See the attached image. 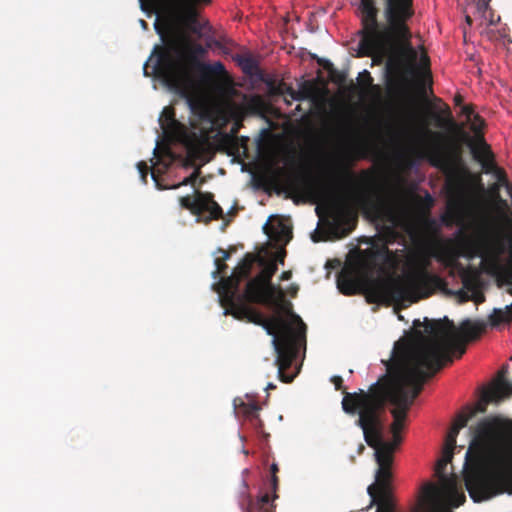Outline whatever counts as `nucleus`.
Wrapping results in <instances>:
<instances>
[{
	"mask_svg": "<svg viewBox=\"0 0 512 512\" xmlns=\"http://www.w3.org/2000/svg\"><path fill=\"white\" fill-rule=\"evenodd\" d=\"M446 327L440 321L425 319L424 332L416 331L413 337H403L395 342L389 360H383L386 374L372 384L367 391L344 392L343 411L357 415L355 424L363 431L368 446L376 444L380 429H384L382 416L387 402L393 420L404 422L414 400L423 390L427 379L433 377L445 365L466 352V345L477 340L486 329L482 321L466 319L457 328L445 318Z\"/></svg>",
	"mask_w": 512,
	"mask_h": 512,
	"instance_id": "f257e3e1",
	"label": "nucleus"
},
{
	"mask_svg": "<svg viewBox=\"0 0 512 512\" xmlns=\"http://www.w3.org/2000/svg\"><path fill=\"white\" fill-rule=\"evenodd\" d=\"M164 47H155L158 60L154 66L155 75L180 97L184 98L194 114L205 110L201 83L213 92L221 93L232 85L222 62L212 64L197 59L206 53V49L197 43H191L183 31H177L172 21H168L170 37H165L158 21L154 24Z\"/></svg>",
	"mask_w": 512,
	"mask_h": 512,
	"instance_id": "f03ea898",
	"label": "nucleus"
},
{
	"mask_svg": "<svg viewBox=\"0 0 512 512\" xmlns=\"http://www.w3.org/2000/svg\"><path fill=\"white\" fill-rule=\"evenodd\" d=\"M456 254L450 242L431 240L428 245L413 253L409 259V271L404 279L369 277L359 262L349 263L337 275V287L347 296L363 288L368 303L380 304L388 301L417 302L429 297L440 284V278L431 273L432 258L440 261L455 260Z\"/></svg>",
	"mask_w": 512,
	"mask_h": 512,
	"instance_id": "7ed1b4c3",
	"label": "nucleus"
},
{
	"mask_svg": "<svg viewBox=\"0 0 512 512\" xmlns=\"http://www.w3.org/2000/svg\"><path fill=\"white\" fill-rule=\"evenodd\" d=\"M469 431L471 440L465 456L464 481L470 497L475 502H480L509 491L512 488V478L505 477L502 465L512 455V449L498 459L491 472L483 467V458L489 447L512 434V420L487 417L475 427H470Z\"/></svg>",
	"mask_w": 512,
	"mask_h": 512,
	"instance_id": "20e7f679",
	"label": "nucleus"
},
{
	"mask_svg": "<svg viewBox=\"0 0 512 512\" xmlns=\"http://www.w3.org/2000/svg\"><path fill=\"white\" fill-rule=\"evenodd\" d=\"M225 315H232L238 320H247L263 327L272 336V345L277 354L275 366L278 368L279 379L284 383L293 381L295 375L286 374L298 354L301 342L306 341V325L302 319L290 312H279L271 317H265L260 311L240 301L222 304Z\"/></svg>",
	"mask_w": 512,
	"mask_h": 512,
	"instance_id": "39448f33",
	"label": "nucleus"
},
{
	"mask_svg": "<svg viewBox=\"0 0 512 512\" xmlns=\"http://www.w3.org/2000/svg\"><path fill=\"white\" fill-rule=\"evenodd\" d=\"M360 178L364 189L356 201L364 211L379 217L385 211L402 207L405 191L400 180L384 185L373 170H362Z\"/></svg>",
	"mask_w": 512,
	"mask_h": 512,
	"instance_id": "423d86ee",
	"label": "nucleus"
},
{
	"mask_svg": "<svg viewBox=\"0 0 512 512\" xmlns=\"http://www.w3.org/2000/svg\"><path fill=\"white\" fill-rule=\"evenodd\" d=\"M455 447L456 444L449 445V442L445 440L442 457L438 460L435 468V473L440 480L441 486L427 483L422 488L420 504H424L425 508L430 512L443 504L457 508L466 500L464 492L458 485L457 476L453 474L447 477L445 474L447 464L452 461Z\"/></svg>",
	"mask_w": 512,
	"mask_h": 512,
	"instance_id": "0eeeda50",
	"label": "nucleus"
},
{
	"mask_svg": "<svg viewBox=\"0 0 512 512\" xmlns=\"http://www.w3.org/2000/svg\"><path fill=\"white\" fill-rule=\"evenodd\" d=\"M361 30L358 51L360 56L386 57L396 52L388 26L378 22V8L376 5H359Z\"/></svg>",
	"mask_w": 512,
	"mask_h": 512,
	"instance_id": "6e6552de",
	"label": "nucleus"
},
{
	"mask_svg": "<svg viewBox=\"0 0 512 512\" xmlns=\"http://www.w3.org/2000/svg\"><path fill=\"white\" fill-rule=\"evenodd\" d=\"M413 15V0H385L384 16L395 49L415 61L417 52L410 43L411 32L407 25Z\"/></svg>",
	"mask_w": 512,
	"mask_h": 512,
	"instance_id": "1a4fd4ad",
	"label": "nucleus"
},
{
	"mask_svg": "<svg viewBox=\"0 0 512 512\" xmlns=\"http://www.w3.org/2000/svg\"><path fill=\"white\" fill-rule=\"evenodd\" d=\"M159 124L167 138L185 146L190 157L199 159L208 151L209 132L204 128L189 129L175 118L173 108L163 109Z\"/></svg>",
	"mask_w": 512,
	"mask_h": 512,
	"instance_id": "9d476101",
	"label": "nucleus"
},
{
	"mask_svg": "<svg viewBox=\"0 0 512 512\" xmlns=\"http://www.w3.org/2000/svg\"><path fill=\"white\" fill-rule=\"evenodd\" d=\"M245 301L248 305L251 303L263 304L274 308L279 312H290L291 303L286 301L284 293L280 288L274 285H266L260 278L250 279L242 294L237 292L235 303Z\"/></svg>",
	"mask_w": 512,
	"mask_h": 512,
	"instance_id": "9b49d317",
	"label": "nucleus"
},
{
	"mask_svg": "<svg viewBox=\"0 0 512 512\" xmlns=\"http://www.w3.org/2000/svg\"><path fill=\"white\" fill-rule=\"evenodd\" d=\"M376 462L378 469L375 475V483L367 488V493L371 500L364 510H369L371 507L376 506V512H398L390 489L393 462L381 459H376Z\"/></svg>",
	"mask_w": 512,
	"mask_h": 512,
	"instance_id": "f8f14e48",
	"label": "nucleus"
},
{
	"mask_svg": "<svg viewBox=\"0 0 512 512\" xmlns=\"http://www.w3.org/2000/svg\"><path fill=\"white\" fill-rule=\"evenodd\" d=\"M170 9L168 15L164 20V27H160L164 31L165 37H170L171 33L168 29V21H172L174 28L177 31H182L179 26L185 28L187 31L200 34L202 26L198 21V11L192 0H169Z\"/></svg>",
	"mask_w": 512,
	"mask_h": 512,
	"instance_id": "ddd939ff",
	"label": "nucleus"
},
{
	"mask_svg": "<svg viewBox=\"0 0 512 512\" xmlns=\"http://www.w3.org/2000/svg\"><path fill=\"white\" fill-rule=\"evenodd\" d=\"M279 487V478L277 475H271L270 490L272 496L265 492L253 499L249 492V486L245 480H242L241 490L239 491L238 504L242 512H275L274 500L278 498L277 490Z\"/></svg>",
	"mask_w": 512,
	"mask_h": 512,
	"instance_id": "4468645a",
	"label": "nucleus"
},
{
	"mask_svg": "<svg viewBox=\"0 0 512 512\" xmlns=\"http://www.w3.org/2000/svg\"><path fill=\"white\" fill-rule=\"evenodd\" d=\"M327 224L337 237L347 236L355 227L357 217L343 198L329 202Z\"/></svg>",
	"mask_w": 512,
	"mask_h": 512,
	"instance_id": "2eb2a0df",
	"label": "nucleus"
},
{
	"mask_svg": "<svg viewBox=\"0 0 512 512\" xmlns=\"http://www.w3.org/2000/svg\"><path fill=\"white\" fill-rule=\"evenodd\" d=\"M254 261L255 256L247 253L234 268L232 275L221 280L218 289L221 305L232 303V301L235 300L240 283L242 280L249 277Z\"/></svg>",
	"mask_w": 512,
	"mask_h": 512,
	"instance_id": "dca6fc26",
	"label": "nucleus"
},
{
	"mask_svg": "<svg viewBox=\"0 0 512 512\" xmlns=\"http://www.w3.org/2000/svg\"><path fill=\"white\" fill-rule=\"evenodd\" d=\"M254 261L255 256L247 253L234 268L232 275L221 280L218 289L221 305L232 303V301L235 300L240 283L242 280L249 277Z\"/></svg>",
	"mask_w": 512,
	"mask_h": 512,
	"instance_id": "f3484780",
	"label": "nucleus"
},
{
	"mask_svg": "<svg viewBox=\"0 0 512 512\" xmlns=\"http://www.w3.org/2000/svg\"><path fill=\"white\" fill-rule=\"evenodd\" d=\"M418 156L446 174H452L455 171L460 158L458 149H447L438 143L423 146L418 151Z\"/></svg>",
	"mask_w": 512,
	"mask_h": 512,
	"instance_id": "a211bd4d",
	"label": "nucleus"
},
{
	"mask_svg": "<svg viewBox=\"0 0 512 512\" xmlns=\"http://www.w3.org/2000/svg\"><path fill=\"white\" fill-rule=\"evenodd\" d=\"M444 112L446 113V118H443L439 114H434L437 126L448 127L455 136H457L462 141L468 142L469 146L482 144V139H484L483 129L485 123L480 115H474V117L468 121L470 123L471 131L475 134V142H472L469 134L465 132L463 125L457 124L453 120L449 106H445Z\"/></svg>",
	"mask_w": 512,
	"mask_h": 512,
	"instance_id": "6ab92c4d",
	"label": "nucleus"
},
{
	"mask_svg": "<svg viewBox=\"0 0 512 512\" xmlns=\"http://www.w3.org/2000/svg\"><path fill=\"white\" fill-rule=\"evenodd\" d=\"M182 208L189 210L193 215L209 214V219L218 220L223 217V210L214 200L213 194L208 192H196L195 196H182L179 198Z\"/></svg>",
	"mask_w": 512,
	"mask_h": 512,
	"instance_id": "aec40b11",
	"label": "nucleus"
},
{
	"mask_svg": "<svg viewBox=\"0 0 512 512\" xmlns=\"http://www.w3.org/2000/svg\"><path fill=\"white\" fill-rule=\"evenodd\" d=\"M263 101L260 96L254 95L249 98L245 96V103L240 105L236 103H230L228 105V111L231 117L236 122L232 125L230 132L223 135V138L228 143H237V134L242 126L241 121L247 112L256 113L262 108Z\"/></svg>",
	"mask_w": 512,
	"mask_h": 512,
	"instance_id": "412c9836",
	"label": "nucleus"
},
{
	"mask_svg": "<svg viewBox=\"0 0 512 512\" xmlns=\"http://www.w3.org/2000/svg\"><path fill=\"white\" fill-rule=\"evenodd\" d=\"M507 367H502L499 371L497 379L491 387L487 388L481 395L478 410L486 411V405L491 402H500L505 398L512 396V383L506 379Z\"/></svg>",
	"mask_w": 512,
	"mask_h": 512,
	"instance_id": "4be33fe9",
	"label": "nucleus"
},
{
	"mask_svg": "<svg viewBox=\"0 0 512 512\" xmlns=\"http://www.w3.org/2000/svg\"><path fill=\"white\" fill-rule=\"evenodd\" d=\"M470 149L473 158L480 163L484 173L491 174L495 172L498 168L495 163V156L485 139H482L481 145H471Z\"/></svg>",
	"mask_w": 512,
	"mask_h": 512,
	"instance_id": "5701e85b",
	"label": "nucleus"
},
{
	"mask_svg": "<svg viewBox=\"0 0 512 512\" xmlns=\"http://www.w3.org/2000/svg\"><path fill=\"white\" fill-rule=\"evenodd\" d=\"M376 440V444L370 446L375 449V458L393 462V454L399 446L395 445L392 441L383 440V429H380L379 438Z\"/></svg>",
	"mask_w": 512,
	"mask_h": 512,
	"instance_id": "b1692460",
	"label": "nucleus"
},
{
	"mask_svg": "<svg viewBox=\"0 0 512 512\" xmlns=\"http://www.w3.org/2000/svg\"><path fill=\"white\" fill-rule=\"evenodd\" d=\"M470 415L461 414L457 417L456 421L454 422L453 426L449 430L446 440L450 444H456V438L459 434V431L466 427L469 421Z\"/></svg>",
	"mask_w": 512,
	"mask_h": 512,
	"instance_id": "393cba45",
	"label": "nucleus"
},
{
	"mask_svg": "<svg viewBox=\"0 0 512 512\" xmlns=\"http://www.w3.org/2000/svg\"><path fill=\"white\" fill-rule=\"evenodd\" d=\"M512 321V310L509 309H494L489 315V323L492 327H496L501 323H508Z\"/></svg>",
	"mask_w": 512,
	"mask_h": 512,
	"instance_id": "a878e982",
	"label": "nucleus"
},
{
	"mask_svg": "<svg viewBox=\"0 0 512 512\" xmlns=\"http://www.w3.org/2000/svg\"><path fill=\"white\" fill-rule=\"evenodd\" d=\"M391 242V240H388L387 243L377 247L374 251L375 258L380 259L387 264H394L397 261V255L387 246V244Z\"/></svg>",
	"mask_w": 512,
	"mask_h": 512,
	"instance_id": "bb28decb",
	"label": "nucleus"
},
{
	"mask_svg": "<svg viewBox=\"0 0 512 512\" xmlns=\"http://www.w3.org/2000/svg\"><path fill=\"white\" fill-rule=\"evenodd\" d=\"M151 176L159 189H178L181 186L195 185V182L199 176V172L197 170L194 171L188 177L184 178L180 183L172 185L171 187H162L154 170L151 171Z\"/></svg>",
	"mask_w": 512,
	"mask_h": 512,
	"instance_id": "cd10ccee",
	"label": "nucleus"
},
{
	"mask_svg": "<svg viewBox=\"0 0 512 512\" xmlns=\"http://www.w3.org/2000/svg\"><path fill=\"white\" fill-rule=\"evenodd\" d=\"M240 408L242 409L243 414L250 419L251 421H257L261 423V420L259 418V410L260 407L255 402H242L240 405Z\"/></svg>",
	"mask_w": 512,
	"mask_h": 512,
	"instance_id": "c85d7f7f",
	"label": "nucleus"
},
{
	"mask_svg": "<svg viewBox=\"0 0 512 512\" xmlns=\"http://www.w3.org/2000/svg\"><path fill=\"white\" fill-rule=\"evenodd\" d=\"M462 283H463L462 289L467 290L470 293H472L473 295L480 298V295H482V294L478 290L476 279L474 276L468 274L467 272H464L462 275Z\"/></svg>",
	"mask_w": 512,
	"mask_h": 512,
	"instance_id": "c756f323",
	"label": "nucleus"
},
{
	"mask_svg": "<svg viewBox=\"0 0 512 512\" xmlns=\"http://www.w3.org/2000/svg\"><path fill=\"white\" fill-rule=\"evenodd\" d=\"M276 271L277 266L275 263H267L262 271L256 276V278H260L266 285H273L271 283V279Z\"/></svg>",
	"mask_w": 512,
	"mask_h": 512,
	"instance_id": "7c9ffc66",
	"label": "nucleus"
},
{
	"mask_svg": "<svg viewBox=\"0 0 512 512\" xmlns=\"http://www.w3.org/2000/svg\"><path fill=\"white\" fill-rule=\"evenodd\" d=\"M497 179V183L492 186V191L498 193L501 186H508L509 182L507 179L506 172L504 169L498 167L495 172L492 173Z\"/></svg>",
	"mask_w": 512,
	"mask_h": 512,
	"instance_id": "2f4dec72",
	"label": "nucleus"
},
{
	"mask_svg": "<svg viewBox=\"0 0 512 512\" xmlns=\"http://www.w3.org/2000/svg\"><path fill=\"white\" fill-rule=\"evenodd\" d=\"M311 190L319 197L325 198L333 192L334 187L331 184L317 183L311 186Z\"/></svg>",
	"mask_w": 512,
	"mask_h": 512,
	"instance_id": "473e14b6",
	"label": "nucleus"
},
{
	"mask_svg": "<svg viewBox=\"0 0 512 512\" xmlns=\"http://www.w3.org/2000/svg\"><path fill=\"white\" fill-rule=\"evenodd\" d=\"M456 295L459 299V302L461 303H464V302H467L469 300H474L476 303H481L482 301H484V296L483 295H480V298L473 295L472 293H470L469 291L467 290H464V289H460L456 292Z\"/></svg>",
	"mask_w": 512,
	"mask_h": 512,
	"instance_id": "72a5a7b5",
	"label": "nucleus"
},
{
	"mask_svg": "<svg viewBox=\"0 0 512 512\" xmlns=\"http://www.w3.org/2000/svg\"><path fill=\"white\" fill-rule=\"evenodd\" d=\"M448 214L453 220H459L461 218V204L456 201H450L448 203Z\"/></svg>",
	"mask_w": 512,
	"mask_h": 512,
	"instance_id": "f704fd0d",
	"label": "nucleus"
},
{
	"mask_svg": "<svg viewBox=\"0 0 512 512\" xmlns=\"http://www.w3.org/2000/svg\"><path fill=\"white\" fill-rule=\"evenodd\" d=\"M137 169L141 178V181L146 184L147 183V177L149 172V167L146 162L140 161L137 163Z\"/></svg>",
	"mask_w": 512,
	"mask_h": 512,
	"instance_id": "c9c22d12",
	"label": "nucleus"
},
{
	"mask_svg": "<svg viewBox=\"0 0 512 512\" xmlns=\"http://www.w3.org/2000/svg\"><path fill=\"white\" fill-rule=\"evenodd\" d=\"M215 266L216 270L213 272V277L217 278L219 275L224 274L228 266L225 264V261H222L219 257L215 258Z\"/></svg>",
	"mask_w": 512,
	"mask_h": 512,
	"instance_id": "e433bc0d",
	"label": "nucleus"
},
{
	"mask_svg": "<svg viewBox=\"0 0 512 512\" xmlns=\"http://www.w3.org/2000/svg\"><path fill=\"white\" fill-rule=\"evenodd\" d=\"M339 179L345 184L352 186L355 184V176L351 171H344L339 175Z\"/></svg>",
	"mask_w": 512,
	"mask_h": 512,
	"instance_id": "4c0bfd02",
	"label": "nucleus"
},
{
	"mask_svg": "<svg viewBox=\"0 0 512 512\" xmlns=\"http://www.w3.org/2000/svg\"><path fill=\"white\" fill-rule=\"evenodd\" d=\"M503 474L507 479L512 478V454L504 461L502 465Z\"/></svg>",
	"mask_w": 512,
	"mask_h": 512,
	"instance_id": "58836bf2",
	"label": "nucleus"
},
{
	"mask_svg": "<svg viewBox=\"0 0 512 512\" xmlns=\"http://www.w3.org/2000/svg\"><path fill=\"white\" fill-rule=\"evenodd\" d=\"M288 187H289V189L291 191L296 192V193L302 191V184H301L300 179L298 177H294V178L289 179Z\"/></svg>",
	"mask_w": 512,
	"mask_h": 512,
	"instance_id": "ea45409f",
	"label": "nucleus"
},
{
	"mask_svg": "<svg viewBox=\"0 0 512 512\" xmlns=\"http://www.w3.org/2000/svg\"><path fill=\"white\" fill-rule=\"evenodd\" d=\"M461 113L467 118V121H470L474 115H477L471 105H463Z\"/></svg>",
	"mask_w": 512,
	"mask_h": 512,
	"instance_id": "a19ab883",
	"label": "nucleus"
},
{
	"mask_svg": "<svg viewBox=\"0 0 512 512\" xmlns=\"http://www.w3.org/2000/svg\"><path fill=\"white\" fill-rule=\"evenodd\" d=\"M360 77H362V84L365 85V86H371L372 83H373V78L370 74L369 71L367 70H364L361 74H360Z\"/></svg>",
	"mask_w": 512,
	"mask_h": 512,
	"instance_id": "79ce46f5",
	"label": "nucleus"
},
{
	"mask_svg": "<svg viewBox=\"0 0 512 512\" xmlns=\"http://www.w3.org/2000/svg\"><path fill=\"white\" fill-rule=\"evenodd\" d=\"M489 8V0H478L477 10L481 13H485Z\"/></svg>",
	"mask_w": 512,
	"mask_h": 512,
	"instance_id": "37998d69",
	"label": "nucleus"
},
{
	"mask_svg": "<svg viewBox=\"0 0 512 512\" xmlns=\"http://www.w3.org/2000/svg\"><path fill=\"white\" fill-rule=\"evenodd\" d=\"M403 428H404V422H399V421L393 420V422L391 423V426H390V431L400 433Z\"/></svg>",
	"mask_w": 512,
	"mask_h": 512,
	"instance_id": "c03bdc74",
	"label": "nucleus"
},
{
	"mask_svg": "<svg viewBox=\"0 0 512 512\" xmlns=\"http://www.w3.org/2000/svg\"><path fill=\"white\" fill-rule=\"evenodd\" d=\"M331 382L334 384L336 390L343 388V379L341 376H333Z\"/></svg>",
	"mask_w": 512,
	"mask_h": 512,
	"instance_id": "a18cd8bd",
	"label": "nucleus"
},
{
	"mask_svg": "<svg viewBox=\"0 0 512 512\" xmlns=\"http://www.w3.org/2000/svg\"><path fill=\"white\" fill-rule=\"evenodd\" d=\"M392 433V442L397 445V446H400V444L402 443V436L400 433H396V432H391Z\"/></svg>",
	"mask_w": 512,
	"mask_h": 512,
	"instance_id": "49530a36",
	"label": "nucleus"
},
{
	"mask_svg": "<svg viewBox=\"0 0 512 512\" xmlns=\"http://www.w3.org/2000/svg\"><path fill=\"white\" fill-rule=\"evenodd\" d=\"M217 253L221 254V257H219L222 261H226L230 258V252L226 251L222 248H219Z\"/></svg>",
	"mask_w": 512,
	"mask_h": 512,
	"instance_id": "de8ad7c7",
	"label": "nucleus"
},
{
	"mask_svg": "<svg viewBox=\"0 0 512 512\" xmlns=\"http://www.w3.org/2000/svg\"><path fill=\"white\" fill-rule=\"evenodd\" d=\"M483 227H484L485 233L487 234L490 231V229H491V222L489 221L488 218L484 219Z\"/></svg>",
	"mask_w": 512,
	"mask_h": 512,
	"instance_id": "09e8293b",
	"label": "nucleus"
},
{
	"mask_svg": "<svg viewBox=\"0 0 512 512\" xmlns=\"http://www.w3.org/2000/svg\"><path fill=\"white\" fill-rule=\"evenodd\" d=\"M278 472H279L278 465L276 463H272V465L270 466L271 475H277Z\"/></svg>",
	"mask_w": 512,
	"mask_h": 512,
	"instance_id": "8fccbe9b",
	"label": "nucleus"
},
{
	"mask_svg": "<svg viewBox=\"0 0 512 512\" xmlns=\"http://www.w3.org/2000/svg\"><path fill=\"white\" fill-rule=\"evenodd\" d=\"M462 103H463V97L461 95H456L454 97V104L456 106H460V105H462Z\"/></svg>",
	"mask_w": 512,
	"mask_h": 512,
	"instance_id": "3c124183",
	"label": "nucleus"
},
{
	"mask_svg": "<svg viewBox=\"0 0 512 512\" xmlns=\"http://www.w3.org/2000/svg\"><path fill=\"white\" fill-rule=\"evenodd\" d=\"M419 505H420V507H421V509H422V511H423V512H430L429 510H427V509L425 508L424 504H419ZM441 507H442V505H439V506H437V509H436V510L431 511V512H441Z\"/></svg>",
	"mask_w": 512,
	"mask_h": 512,
	"instance_id": "603ef678",
	"label": "nucleus"
},
{
	"mask_svg": "<svg viewBox=\"0 0 512 512\" xmlns=\"http://www.w3.org/2000/svg\"><path fill=\"white\" fill-rule=\"evenodd\" d=\"M364 3L367 5H376V0H360L359 5H363Z\"/></svg>",
	"mask_w": 512,
	"mask_h": 512,
	"instance_id": "864d4df0",
	"label": "nucleus"
},
{
	"mask_svg": "<svg viewBox=\"0 0 512 512\" xmlns=\"http://www.w3.org/2000/svg\"><path fill=\"white\" fill-rule=\"evenodd\" d=\"M290 277H291V272H289V271H284L281 274V280H288Z\"/></svg>",
	"mask_w": 512,
	"mask_h": 512,
	"instance_id": "5fc2aeb1",
	"label": "nucleus"
},
{
	"mask_svg": "<svg viewBox=\"0 0 512 512\" xmlns=\"http://www.w3.org/2000/svg\"><path fill=\"white\" fill-rule=\"evenodd\" d=\"M245 62H246V63H245V66L243 67V70H244L245 72H247V71H248V69L252 66V61H251L250 59H247Z\"/></svg>",
	"mask_w": 512,
	"mask_h": 512,
	"instance_id": "6e6d98bb",
	"label": "nucleus"
},
{
	"mask_svg": "<svg viewBox=\"0 0 512 512\" xmlns=\"http://www.w3.org/2000/svg\"><path fill=\"white\" fill-rule=\"evenodd\" d=\"M364 450H365V446L362 443H360L358 446V453L361 454Z\"/></svg>",
	"mask_w": 512,
	"mask_h": 512,
	"instance_id": "4d7b16f0",
	"label": "nucleus"
},
{
	"mask_svg": "<svg viewBox=\"0 0 512 512\" xmlns=\"http://www.w3.org/2000/svg\"><path fill=\"white\" fill-rule=\"evenodd\" d=\"M465 20L468 25H472V18L469 15H466Z\"/></svg>",
	"mask_w": 512,
	"mask_h": 512,
	"instance_id": "13d9d810",
	"label": "nucleus"
},
{
	"mask_svg": "<svg viewBox=\"0 0 512 512\" xmlns=\"http://www.w3.org/2000/svg\"><path fill=\"white\" fill-rule=\"evenodd\" d=\"M507 188V191L510 195V197L512 198V185L511 184H508V186H505Z\"/></svg>",
	"mask_w": 512,
	"mask_h": 512,
	"instance_id": "bf43d9fd",
	"label": "nucleus"
},
{
	"mask_svg": "<svg viewBox=\"0 0 512 512\" xmlns=\"http://www.w3.org/2000/svg\"><path fill=\"white\" fill-rule=\"evenodd\" d=\"M276 388V385L273 384V383H269L266 387V390H272V389H275Z\"/></svg>",
	"mask_w": 512,
	"mask_h": 512,
	"instance_id": "052dcab7",
	"label": "nucleus"
},
{
	"mask_svg": "<svg viewBox=\"0 0 512 512\" xmlns=\"http://www.w3.org/2000/svg\"><path fill=\"white\" fill-rule=\"evenodd\" d=\"M333 65L330 63V62H327L325 65H324V68L327 69V70H330L332 69Z\"/></svg>",
	"mask_w": 512,
	"mask_h": 512,
	"instance_id": "680f3d73",
	"label": "nucleus"
},
{
	"mask_svg": "<svg viewBox=\"0 0 512 512\" xmlns=\"http://www.w3.org/2000/svg\"><path fill=\"white\" fill-rule=\"evenodd\" d=\"M140 23H141V26H143L144 28H146V27H147V23H146V21H144V20H140Z\"/></svg>",
	"mask_w": 512,
	"mask_h": 512,
	"instance_id": "e2e57ef3",
	"label": "nucleus"
},
{
	"mask_svg": "<svg viewBox=\"0 0 512 512\" xmlns=\"http://www.w3.org/2000/svg\"><path fill=\"white\" fill-rule=\"evenodd\" d=\"M297 290H298L297 287L293 288L291 291V295L294 296L296 294Z\"/></svg>",
	"mask_w": 512,
	"mask_h": 512,
	"instance_id": "0e129e2a",
	"label": "nucleus"
},
{
	"mask_svg": "<svg viewBox=\"0 0 512 512\" xmlns=\"http://www.w3.org/2000/svg\"><path fill=\"white\" fill-rule=\"evenodd\" d=\"M146 67H147V64H146V65H145V67H144V74H145L146 76H148L149 74H148V72H147Z\"/></svg>",
	"mask_w": 512,
	"mask_h": 512,
	"instance_id": "69168bd1",
	"label": "nucleus"
},
{
	"mask_svg": "<svg viewBox=\"0 0 512 512\" xmlns=\"http://www.w3.org/2000/svg\"><path fill=\"white\" fill-rule=\"evenodd\" d=\"M428 134H431V135H434V136H438V134L436 133H432L431 131H427Z\"/></svg>",
	"mask_w": 512,
	"mask_h": 512,
	"instance_id": "338daca9",
	"label": "nucleus"
}]
</instances>
